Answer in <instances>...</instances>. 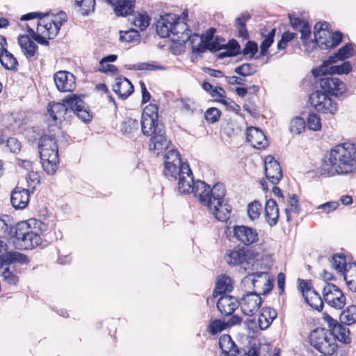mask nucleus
Returning <instances> with one entry per match:
<instances>
[{
  "label": "nucleus",
  "mask_w": 356,
  "mask_h": 356,
  "mask_svg": "<svg viewBox=\"0 0 356 356\" xmlns=\"http://www.w3.org/2000/svg\"><path fill=\"white\" fill-rule=\"evenodd\" d=\"M170 177L179 180V193H193L218 220L226 222L229 219L232 208L225 199L226 189L223 184L217 183L211 188L204 181H195L188 163L182 164L180 169L175 175H170Z\"/></svg>",
  "instance_id": "obj_1"
},
{
  "label": "nucleus",
  "mask_w": 356,
  "mask_h": 356,
  "mask_svg": "<svg viewBox=\"0 0 356 356\" xmlns=\"http://www.w3.org/2000/svg\"><path fill=\"white\" fill-rule=\"evenodd\" d=\"M141 130L144 135L151 136L149 149L156 155L166 150L170 142L167 139L164 125L159 122V107L149 104L143 110L140 120Z\"/></svg>",
  "instance_id": "obj_2"
},
{
  "label": "nucleus",
  "mask_w": 356,
  "mask_h": 356,
  "mask_svg": "<svg viewBox=\"0 0 356 356\" xmlns=\"http://www.w3.org/2000/svg\"><path fill=\"white\" fill-rule=\"evenodd\" d=\"M330 167L325 165L321 174L327 177L347 175L356 171V144L344 143L335 145L330 152Z\"/></svg>",
  "instance_id": "obj_3"
},
{
  "label": "nucleus",
  "mask_w": 356,
  "mask_h": 356,
  "mask_svg": "<svg viewBox=\"0 0 356 356\" xmlns=\"http://www.w3.org/2000/svg\"><path fill=\"white\" fill-rule=\"evenodd\" d=\"M38 148L42 168L48 175H54L59 163L58 147L54 136L44 134L39 140Z\"/></svg>",
  "instance_id": "obj_4"
},
{
  "label": "nucleus",
  "mask_w": 356,
  "mask_h": 356,
  "mask_svg": "<svg viewBox=\"0 0 356 356\" xmlns=\"http://www.w3.org/2000/svg\"><path fill=\"white\" fill-rule=\"evenodd\" d=\"M13 233L14 243L20 250H33L42 245L40 236L33 230L27 222L16 224Z\"/></svg>",
  "instance_id": "obj_5"
},
{
  "label": "nucleus",
  "mask_w": 356,
  "mask_h": 356,
  "mask_svg": "<svg viewBox=\"0 0 356 356\" xmlns=\"http://www.w3.org/2000/svg\"><path fill=\"white\" fill-rule=\"evenodd\" d=\"M312 346L322 353L321 355H333L337 350V343L334 337L323 328L314 330L309 337Z\"/></svg>",
  "instance_id": "obj_6"
},
{
  "label": "nucleus",
  "mask_w": 356,
  "mask_h": 356,
  "mask_svg": "<svg viewBox=\"0 0 356 356\" xmlns=\"http://www.w3.org/2000/svg\"><path fill=\"white\" fill-rule=\"evenodd\" d=\"M330 24L327 22L316 23L314 28L316 42L321 49L336 47L343 39V34L339 31L334 33L329 31Z\"/></svg>",
  "instance_id": "obj_7"
},
{
  "label": "nucleus",
  "mask_w": 356,
  "mask_h": 356,
  "mask_svg": "<svg viewBox=\"0 0 356 356\" xmlns=\"http://www.w3.org/2000/svg\"><path fill=\"white\" fill-rule=\"evenodd\" d=\"M242 284L245 288L252 285L254 291L260 294L266 295L273 288V284L267 272H256L250 273L242 280Z\"/></svg>",
  "instance_id": "obj_8"
},
{
  "label": "nucleus",
  "mask_w": 356,
  "mask_h": 356,
  "mask_svg": "<svg viewBox=\"0 0 356 356\" xmlns=\"http://www.w3.org/2000/svg\"><path fill=\"white\" fill-rule=\"evenodd\" d=\"M67 21V16L65 13H60L59 15L54 16L52 18L49 17L40 18L36 24L38 32L47 35L49 40L54 39L60 30L63 23Z\"/></svg>",
  "instance_id": "obj_9"
},
{
  "label": "nucleus",
  "mask_w": 356,
  "mask_h": 356,
  "mask_svg": "<svg viewBox=\"0 0 356 356\" xmlns=\"http://www.w3.org/2000/svg\"><path fill=\"white\" fill-rule=\"evenodd\" d=\"M316 83H319L323 92L330 96L338 97L346 90V84L337 77H333L326 72L325 75H320L317 78L314 76Z\"/></svg>",
  "instance_id": "obj_10"
},
{
  "label": "nucleus",
  "mask_w": 356,
  "mask_h": 356,
  "mask_svg": "<svg viewBox=\"0 0 356 356\" xmlns=\"http://www.w3.org/2000/svg\"><path fill=\"white\" fill-rule=\"evenodd\" d=\"M309 102L318 112L334 114L337 111V104L323 91L313 92L309 96Z\"/></svg>",
  "instance_id": "obj_11"
},
{
  "label": "nucleus",
  "mask_w": 356,
  "mask_h": 356,
  "mask_svg": "<svg viewBox=\"0 0 356 356\" xmlns=\"http://www.w3.org/2000/svg\"><path fill=\"white\" fill-rule=\"evenodd\" d=\"M323 296L325 302L336 309H343L346 303V298L343 293L338 286L331 283H325Z\"/></svg>",
  "instance_id": "obj_12"
},
{
  "label": "nucleus",
  "mask_w": 356,
  "mask_h": 356,
  "mask_svg": "<svg viewBox=\"0 0 356 356\" xmlns=\"http://www.w3.org/2000/svg\"><path fill=\"white\" fill-rule=\"evenodd\" d=\"M298 289L302 292L305 302L320 312L323 308V302L320 294L312 286L311 282L305 280H298Z\"/></svg>",
  "instance_id": "obj_13"
},
{
  "label": "nucleus",
  "mask_w": 356,
  "mask_h": 356,
  "mask_svg": "<svg viewBox=\"0 0 356 356\" xmlns=\"http://www.w3.org/2000/svg\"><path fill=\"white\" fill-rule=\"evenodd\" d=\"M261 304L260 293L256 291L246 292L239 299L242 312L249 316H253L259 310Z\"/></svg>",
  "instance_id": "obj_14"
},
{
  "label": "nucleus",
  "mask_w": 356,
  "mask_h": 356,
  "mask_svg": "<svg viewBox=\"0 0 356 356\" xmlns=\"http://www.w3.org/2000/svg\"><path fill=\"white\" fill-rule=\"evenodd\" d=\"M224 259L230 266H243L250 263L249 261L252 259V252L245 248L236 247L227 250Z\"/></svg>",
  "instance_id": "obj_15"
},
{
  "label": "nucleus",
  "mask_w": 356,
  "mask_h": 356,
  "mask_svg": "<svg viewBox=\"0 0 356 356\" xmlns=\"http://www.w3.org/2000/svg\"><path fill=\"white\" fill-rule=\"evenodd\" d=\"M352 70V65L348 61H345L341 65H332L327 60L324 61L319 67L313 69L312 73L314 76L318 77L320 75H325L328 72L330 75L347 74Z\"/></svg>",
  "instance_id": "obj_16"
},
{
  "label": "nucleus",
  "mask_w": 356,
  "mask_h": 356,
  "mask_svg": "<svg viewBox=\"0 0 356 356\" xmlns=\"http://www.w3.org/2000/svg\"><path fill=\"white\" fill-rule=\"evenodd\" d=\"M70 95L63 99V103L51 102L47 107V112L52 120L57 122L65 120L66 115L70 113L71 104L68 102Z\"/></svg>",
  "instance_id": "obj_17"
},
{
  "label": "nucleus",
  "mask_w": 356,
  "mask_h": 356,
  "mask_svg": "<svg viewBox=\"0 0 356 356\" xmlns=\"http://www.w3.org/2000/svg\"><path fill=\"white\" fill-rule=\"evenodd\" d=\"M68 102L71 104L70 113H73L83 122L91 121L92 116L83 99L75 94L70 95Z\"/></svg>",
  "instance_id": "obj_18"
},
{
  "label": "nucleus",
  "mask_w": 356,
  "mask_h": 356,
  "mask_svg": "<svg viewBox=\"0 0 356 356\" xmlns=\"http://www.w3.org/2000/svg\"><path fill=\"white\" fill-rule=\"evenodd\" d=\"M54 79L56 88L60 92H72L76 88L75 76L69 72H57L54 74Z\"/></svg>",
  "instance_id": "obj_19"
},
{
  "label": "nucleus",
  "mask_w": 356,
  "mask_h": 356,
  "mask_svg": "<svg viewBox=\"0 0 356 356\" xmlns=\"http://www.w3.org/2000/svg\"><path fill=\"white\" fill-rule=\"evenodd\" d=\"M164 170L163 175L169 177L180 169L181 165L184 163L181 162V156L179 152L172 149L164 155Z\"/></svg>",
  "instance_id": "obj_20"
},
{
  "label": "nucleus",
  "mask_w": 356,
  "mask_h": 356,
  "mask_svg": "<svg viewBox=\"0 0 356 356\" xmlns=\"http://www.w3.org/2000/svg\"><path fill=\"white\" fill-rule=\"evenodd\" d=\"M234 236L245 245H250L259 241L257 230L254 228L238 225L234 227Z\"/></svg>",
  "instance_id": "obj_21"
},
{
  "label": "nucleus",
  "mask_w": 356,
  "mask_h": 356,
  "mask_svg": "<svg viewBox=\"0 0 356 356\" xmlns=\"http://www.w3.org/2000/svg\"><path fill=\"white\" fill-rule=\"evenodd\" d=\"M171 40L173 42L184 44L191 38V31L189 26L185 22L180 21V17L174 22L172 28Z\"/></svg>",
  "instance_id": "obj_22"
},
{
  "label": "nucleus",
  "mask_w": 356,
  "mask_h": 356,
  "mask_svg": "<svg viewBox=\"0 0 356 356\" xmlns=\"http://www.w3.org/2000/svg\"><path fill=\"white\" fill-rule=\"evenodd\" d=\"M265 174L268 180L273 185L277 184L282 178L280 163L272 156L266 159Z\"/></svg>",
  "instance_id": "obj_23"
},
{
  "label": "nucleus",
  "mask_w": 356,
  "mask_h": 356,
  "mask_svg": "<svg viewBox=\"0 0 356 356\" xmlns=\"http://www.w3.org/2000/svg\"><path fill=\"white\" fill-rule=\"evenodd\" d=\"M179 19V16L169 13L161 16L156 23V32L161 38H171L174 22Z\"/></svg>",
  "instance_id": "obj_24"
},
{
  "label": "nucleus",
  "mask_w": 356,
  "mask_h": 356,
  "mask_svg": "<svg viewBox=\"0 0 356 356\" xmlns=\"http://www.w3.org/2000/svg\"><path fill=\"white\" fill-rule=\"evenodd\" d=\"M246 140L253 147L259 149L265 148L268 145L264 133L260 129L254 127L247 129Z\"/></svg>",
  "instance_id": "obj_25"
},
{
  "label": "nucleus",
  "mask_w": 356,
  "mask_h": 356,
  "mask_svg": "<svg viewBox=\"0 0 356 356\" xmlns=\"http://www.w3.org/2000/svg\"><path fill=\"white\" fill-rule=\"evenodd\" d=\"M239 306V300L234 296L223 294L217 302V308L222 315H232Z\"/></svg>",
  "instance_id": "obj_26"
},
{
  "label": "nucleus",
  "mask_w": 356,
  "mask_h": 356,
  "mask_svg": "<svg viewBox=\"0 0 356 356\" xmlns=\"http://www.w3.org/2000/svg\"><path fill=\"white\" fill-rule=\"evenodd\" d=\"M30 193L28 189L16 187L12 192L10 201L16 209L26 208L29 202Z\"/></svg>",
  "instance_id": "obj_27"
},
{
  "label": "nucleus",
  "mask_w": 356,
  "mask_h": 356,
  "mask_svg": "<svg viewBox=\"0 0 356 356\" xmlns=\"http://www.w3.org/2000/svg\"><path fill=\"white\" fill-rule=\"evenodd\" d=\"M113 90L122 99H127L134 92V86L131 81L122 76L115 79V83L113 86Z\"/></svg>",
  "instance_id": "obj_28"
},
{
  "label": "nucleus",
  "mask_w": 356,
  "mask_h": 356,
  "mask_svg": "<svg viewBox=\"0 0 356 356\" xmlns=\"http://www.w3.org/2000/svg\"><path fill=\"white\" fill-rule=\"evenodd\" d=\"M18 44L22 53L29 60H31L35 56L38 47L34 42L30 35H22L18 37Z\"/></svg>",
  "instance_id": "obj_29"
},
{
  "label": "nucleus",
  "mask_w": 356,
  "mask_h": 356,
  "mask_svg": "<svg viewBox=\"0 0 356 356\" xmlns=\"http://www.w3.org/2000/svg\"><path fill=\"white\" fill-rule=\"evenodd\" d=\"M112 5L118 16H127L134 12L136 0H106Z\"/></svg>",
  "instance_id": "obj_30"
},
{
  "label": "nucleus",
  "mask_w": 356,
  "mask_h": 356,
  "mask_svg": "<svg viewBox=\"0 0 356 356\" xmlns=\"http://www.w3.org/2000/svg\"><path fill=\"white\" fill-rule=\"evenodd\" d=\"M219 346L225 356H237L241 353L240 350L231 338L230 335L225 334L219 339Z\"/></svg>",
  "instance_id": "obj_31"
},
{
  "label": "nucleus",
  "mask_w": 356,
  "mask_h": 356,
  "mask_svg": "<svg viewBox=\"0 0 356 356\" xmlns=\"http://www.w3.org/2000/svg\"><path fill=\"white\" fill-rule=\"evenodd\" d=\"M354 46V44L352 42L346 43L339 49L333 56H330L327 60V62H328L329 64H333L336 63L337 60H345L352 57L355 54Z\"/></svg>",
  "instance_id": "obj_32"
},
{
  "label": "nucleus",
  "mask_w": 356,
  "mask_h": 356,
  "mask_svg": "<svg viewBox=\"0 0 356 356\" xmlns=\"http://www.w3.org/2000/svg\"><path fill=\"white\" fill-rule=\"evenodd\" d=\"M265 215L266 221L270 227H273L277 223L279 218V209L277 202L274 200L269 199L266 201Z\"/></svg>",
  "instance_id": "obj_33"
},
{
  "label": "nucleus",
  "mask_w": 356,
  "mask_h": 356,
  "mask_svg": "<svg viewBox=\"0 0 356 356\" xmlns=\"http://www.w3.org/2000/svg\"><path fill=\"white\" fill-rule=\"evenodd\" d=\"M277 316V314L275 309L271 307L262 308L258 318V325L260 329L262 330L267 329Z\"/></svg>",
  "instance_id": "obj_34"
},
{
  "label": "nucleus",
  "mask_w": 356,
  "mask_h": 356,
  "mask_svg": "<svg viewBox=\"0 0 356 356\" xmlns=\"http://www.w3.org/2000/svg\"><path fill=\"white\" fill-rule=\"evenodd\" d=\"M251 16L248 13H242L234 22V26L238 30V37L243 40H248L250 37L246 28V23Z\"/></svg>",
  "instance_id": "obj_35"
},
{
  "label": "nucleus",
  "mask_w": 356,
  "mask_h": 356,
  "mask_svg": "<svg viewBox=\"0 0 356 356\" xmlns=\"http://www.w3.org/2000/svg\"><path fill=\"white\" fill-rule=\"evenodd\" d=\"M231 282L232 280L229 277L222 275L216 282V285L213 291V295L215 296L216 293L222 296L223 294H226L227 292L231 291L232 290V285Z\"/></svg>",
  "instance_id": "obj_36"
},
{
  "label": "nucleus",
  "mask_w": 356,
  "mask_h": 356,
  "mask_svg": "<svg viewBox=\"0 0 356 356\" xmlns=\"http://www.w3.org/2000/svg\"><path fill=\"white\" fill-rule=\"evenodd\" d=\"M0 63L5 69L8 70H15L18 65L17 58L7 49L0 54Z\"/></svg>",
  "instance_id": "obj_37"
},
{
  "label": "nucleus",
  "mask_w": 356,
  "mask_h": 356,
  "mask_svg": "<svg viewBox=\"0 0 356 356\" xmlns=\"http://www.w3.org/2000/svg\"><path fill=\"white\" fill-rule=\"evenodd\" d=\"M341 323L350 325L356 323V305L348 306L340 314Z\"/></svg>",
  "instance_id": "obj_38"
},
{
  "label": "nucleus",
  "mask_w": 356,
  "mask_h": 356,
  "mask_svg": "<svg viewBox=\"0 0 356 356\" xmlns=\"http://www.w3.org/2000/svg\"><path fill=\"white\" fill-rule=\"evenodd\" d=\"M257 72V66L249 63H245L234 69V72L243 77L254 75Z\"/></svg>",
  "instance_id": "obj_39"
},
{
  "label": "nucleus",
  "mask_w": 356,
  "mask_h": 356,
  "mask_svg": "<svg viewBox=\"0 0 356 356\" xmlns=\"http://www.w3.org/2000/svg\"><path fill=\"white\" fill-rule=\"evenodd\" d=\"M9 219L8 216L0 218V238H13L14 236L15 227L7 222Z\"/></svg>",
  "instance_id": "obj_40"
},
{
  "label": "nucleus",
  "mask_w": 356,
  "mask_h": 356,
  "mask_svg": "<svg viewBox=\"0 0 356 356\" xmlns=\"http://www.w3.org/2000/svg\"><path fill=\"white\" fill-rule=\"evenodd\" d=\"M343 324L341 323L339 325H337L332 335L334 337L336 341L338 339L344 343H350V330Z\"/></svg>",
  "instance_id": "obj_41"
},
{
  "label": "nucleus",
  "mask_w": 356,
  "mask_h": 356,
  "mask_svg": "<svg viewBox=\"0 0 356 356\" xmlns=\"http://www.w3.org/2000/svg\"><path fill=\"white\" fill-rule=\"evenodd\" d=\"M150 20V17L145 13H138V15H134L131 19L134 25L138 27L141 31H145L149 26Z\"/></svg>",
  "instance_id": "obj_42"
},
{
  "label": "nucleus",
  "mask_w": 356,
  "mask_h": 356,
  "mask_svg": "<svg viewBox=\"0 0 356 356\" xmlns=\"http://www.w3.org/2000/svg\"><path fill=\"white\" fill-rule=\"evenodd\" d=\"M191 44L192 52L195 54L204 53L207 49V44L204 41L199 38L198 35H193L189 39Z\"/></svg>",
  "instance_id": "obj_43"
},
{
  "label": "nucleus",
  "mask_w": 356,
  "mask_h": 356,
  "mask_svg": "<svg viewBox=\"0 0 356 356\" xmlns=\"http://www.w3.org/2000/svg\"><path fill=\"white\" fill-rule=\"evenodd\" d=\"M332 268L339 273H343L345 280H346V272L347 270V264L346 263V257L343 254H334L332 260Z\"/></svg>",
  "instance_id": "obj_44"
},
{
  "label": "nucleus",
  "mask_w": 356,
  "mask_h": 356,
  "mask_svg": "<svg viewBox=\"0 0 356 356\" xmlns=\"http://www.w3.org/2000/svg\"><path fill=\"white\" fill-rule=\"evenodd\" d=\"M121 132L124 135L131 136L138 129V122L136 119L128 118L121 124Z\"/></svg>",
  "instance_id": "obj_45"
},
{
  "label": "nucleus",
  "mask_w": 356,
  "mask_h": 356,
  "mask_svg": "<svg viewBox=\"0 0 356 356\" xmlns=\"http://www.w3.org/2000/svg\"><path fill=\"white\" fill-rule=\"evenodd\" d=\"M300 211L298 196L293 194L288 202V207L285 208L284 211L286 216V221L289 222L291 220V212L298 213Z\"/></svg>",
  "instance_id": "obj_46"
},
{
  "label": "nucleus",
  "mask_w": 356,
  "mask_h": 356,
  "mask_svg": "<svg viewBox=\"0 0 356 356\" xmlns=\"http://www.w3.org/2000/svg\"><path fill=\"white\" fill-rule=\"evenodd\" d=\"M74 4L83 15H88L95 10V0H74Z\"/></svg>",
  "instance_id": "obj_47"
},
{
  "label": "nucleus",
  "mask_w": 356,
  "mask_h": 356,
  "mask_svg": "<svg viewBox=\"0 0 356 356\" xmlns=\"http://www.w3.org/2000/svg\"><path fill=\"white\" fill-rule=\"evenodd\" d=\"M120 40L126 42H138L140 40V33L134 29H130L127 31H120Z\"/></svg>",
  "instance_id": "obj_48"
},
{
  "label": "nucleus",
  "mask_w": 356,
  "mask_h": 356,
  "mask_svg": "<svg viewBox=\"0 0 356 356\" xmlns=\"http://www.w3.org/2000/svg\"><path fill=\"white\" fill-rule=\"evenodd\" d=\"M276 29L274 28L265 36L260 44V56H265L268 54V50L274 42Z\"/></svg>",
  "instance_id": "obj_49"
},
{
  "label": "nucleus",
  "mask_w": 356,
  "mask_h": 356,
  "mask_svg": "<svg viewBox=\"0 0 356 356\" xmlns=\"http://www.w3.org/2000/svg\"><path fill=\"white\" fill-rule=\"evenodd\" d=\"M298 31L301 33L300 39L302 41L303 46H307V44H312V47L317 44L316 42L315 39L311 42L307 41V40L310 38L311 35V29L309 25V23L306 22L299 29Z\"/></svg>",
  "instance_id": "obj_50"
},
{
  "label": "nucleus",
  "mask_w": 356,
  "mask_h": 356,
  "mask_svg": "<svg viewBox=\"0 0 356 356\" xmlns=\"http://www.w3.org/2000/svg\"><path fill=\"white\" fill-rule=\"evenodd\" d=\"M261 204L259 201H254L248 205V215L250 220H254L260 216Z\"/></svg>",
  "instance_id": "obj_51"
},
{
  "label": "nucleus",
  "mask_w": 356,
  "mask_h": 356,
  "mask_svg": "<svg viewBox=\"0 0 356 356\" xmlns=\"http://www.w3.org/2000/svg\"><path fill=\"white\" fill-rule=\"evenodd\" d=\"M227 323L219 319H215L210 322L208 325L207 330L212 334L215 335L227 328Z\"/></svg>",
  "instance_id": "obj_52"
},
{
  "label": "nucleus",
  "mask_w": 356,
  "mask_h": 356,
  "mask_svg": "<svg viewBox=\"0 0 356 356\" xmlns=\"http://www.w3.org/2000/svg\"><path fill=\"white\" fill-rule=\"evenodd\" d=\"M305 129V122L302 118L296 117L293 119L290 124V131L295 134H301Z\"/></svg>",
  "instance_id": "obj_53"
},
{
  "label": "nucleus",
  "mask_w": 356,
  "mask_h": 356,
  "mask_svg": "<svg viewBox=\"0 0 356 356\" xmlns=\"http://www.w3.org/2000/svg\"><path fill=\"white\" fill-rule=\"evenodd\" d=\"M27 31L29 32L30 36L34 41L37 42L38 43L42 45H49V39L47 38L46 34L42 35L40 32H38V30L35 31L33 29L29 26V25H27Z\"/></svg>",
  "instance_id": "obj_54"
},
{
  "label": "nucleus",
  "mask_w": 356,
  "mask_h": 356,
  "mask_svg": "<svg viewBox=\"0 0 356 356\" xmlns=\"http://www.w3.org/2000/svg\"><path fill=\"white\" fill-rule=\"evenodd\" d=\"M220 115L221 111L215 107L208 108L204 113V118L210 124L218 122Z\"/></svg>",
  "instance_id": "obj_55"
},
{
  "label": "nucleus",
  "mask_w": 356,
  "mask_h": 356,
  "mask_svg": "<svg viewBox=\"0 0 356 356\" xmlns=\"http://www.w3.org/2000/svg\"><path fill=\"white\" fill-rule=\"evenodd\" d=\"M307 127L313 131H318L321 128L319 116L316 113H309L307 119Z\"/></svg>",
  "instance_id": "obj_56"
},
{
  "label": "nucleus",
  "mask_w": 356,
  "mask_h": 356,
  "mask_svg": "<svg viewBox=\"0 0 356 356\" xmlns=\"http://www.w3.org/2000/svg\"><path fill=\"white\" fill-rule=\"evenodd\" d=\"M1 276L3 280L10 285H15L19 281L18 277L10 270L9 267H6L3 269Z\"/></svg>",
  "instance_id": "obj_57"
},
{
  "label": "nucleus",
  "mask_w": 356,
  "mask_h": 356,
  "mask_svg": "<svg viewBox=\"0 0 356 356\" xmlns=\"http://www.w3.org/2000/svg\"><path fill=\"white\" fill-rule=\"evenodd\" d=\"M258 51V45L257 43L254 41L248 40L243 51H241V54H243L244 56H249V58H253L254 56V54Z\"/></svg>",
  "instance_id": "obj_58"
},
{
  "label": "nucleus",
  "mask_w": 356,
  "mask_h": 356,
  "mask_svg": "<svg viewBox=\"0 0 356 356\" xmlns=\"http://www.w3.org/2000/svg\"><path fill=\"white\" fill-rule=\"evenodd\" d=\"M224 49L229 51L230 55L236 56L241 54V46L234 39L230 40L227 44H225Z\"/></svg>",
  "instance_id": "obj_59"
},
{
  "label": "nucleus",
  "mask_w": 356,
  "mask_h": 356,
  "mask_svg": "<svg viewBox=\"0 0 356 356\" xmlns=\"http://www.w3.org/2000/svg\"><path fill=\"white\" fill-rule=\"evenodd\" d=\"M132 69L137 70H163V67L159 65L156 62L152 63H141L134 66Z\"/></svg>",
  "instance_id": "obj_60"
},
{
  "label": "nucleus",
  "mask_w": 356,
  "mask_h": 356,
  "mask_svg": "<svg viewBox=\"0 0 356 356\" xmlns=\"http://www.w3.org/2000/svg\"><path fill=\"white\" fill-rule=\"evenodd\" d=\"M6 147L10 152L17 153L21 150V143L16 138H9L6 141Z\"/></svg>",
  "instance_id": "obj_61"
},
{
  "label": "nucleus",
  "mask_w": 356,
  "mask_h": 356,
  "mask_svg": "<svg viewBox=\"0 0 356 356\" xmlns=\"http://www.w3.org/2000/svg\"><path fill=\"white\" fill-rule=\"evenodd\" d=\"M220 38H216L215 40H211L209 42H207V49L211 52H216L221 49H224L225 44H221L219 42Z\"/></svg>",
  "instance_id": "obj_62"
},
{
  "label": "nucleus",
  "mask_w": 356,
  "mask_h": 356,
  "mask_svg": "<svg viewBox=\"0 0 356 356\" xmlns=\"http://www.w3.org/2000/svg\"><path fill=\"white\" fill-rule=\"evenodd\" d=\"M182 105V110L188 113H193L195 110L193 102L188 98H181L179 100Z\"/></svg>",
  "instance_id": "obj_63"
},
{
  "label": "nucleus",
  "mask_w": 356,
  "mask_h": 356,
  "mask_svg": "<svg viewBox=\"0 0 356 356\" xmlns=\"http://www.w3.org/2000/svg\"><path fill=\"white\" fill-rule=\"evenodd\" d=\"M218 102L236 113H238L241 110L240 106L229 99H218Z\"/></svg>",
  "instance_id": "obj_64"
}]
</instances>
